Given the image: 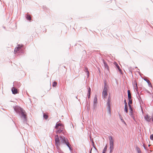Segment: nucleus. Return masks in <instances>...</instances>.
<instances>
[{"label":"nucleus","instance_id":"f257e3e1","mask_svg":"<svg viewBox=\"0 0 153 153\" xmlns=\"http://www.w3.org/2000/svg\"><path fill=\"white\" fill-rule=\"evenodd\" d=\"M55 128L56 129V133L57 134H59L61 132L63 133H64L65 128L63 124L57 123L56 124Z\"/></svg>","mask_w":153,"mask_h":153},{"label":"nucleus","instance_id":"f03ea898","mask_svg":"<svg viewBox=\"0 0 153 153\" xmlns=\"http://www.w3.org/2000/svg\"><path fill=\"white\" fill-rule=\"evenodd\" d=\"M60 142H61V144L62 143H65L66 144L67 146L70 149L71 145L66 140L65 138L64 137L62 136L60 137Z\"/></svg>","mask_w":153,"mask_h":153},{"label":"nucleus","instance_id":"7ed1b4c3","mask_svg":"<svg viewBox=\"0 0 153 153\" xmlns=\"http://www.w3.org/2000/svg\"><path fill=\"white\" fill-rule=\"evenodd\" d=\"M55 145L58 147H59L61 144L60 137L59 138L57 135L55 136Z\"/></svg>","mask_w":153,"mask_h":153},{"label":"nucleus","instance_id":"20e7f679","mask_svg":"<svg viewBox=\"0 0 153 153\" xmlns=\"http://www.w3.org/2000/svg\"><path fill=\"white\" fill-rule=\"evenodd\" d=\"M107 91H108V88L106 85H105L104 86L103 91L102 92V95L105 98H106L107 97L108 95L107 94Z\"/></svg>","mask_w":153,"mask_h":153},{"label":"nucleus","instance_id":"39448f33","mask_svg":"<svg viewBox=\"0 0 153 153\" xmlns=\"http://www.w3.org/2000/svg\"><path fill=\"white\" fill-rule=\"evenodd\" d=\"M144 118L148 122H150L151 120V117L148 114H145L144 116Z\"/></svg>","mask_w":153,"mask_h":153},{"label":"nucleus","instance_id":"423d86ee","mask_svg":"<svg viewBox=\"0 0 153 153\" xmlns=\"http://www.w3.org/2000/svg\"><path fill=\"white\" fill-rule=\"evenodd\" d=\"M15 111L18 113H21L23 110V109L18 106H16L14 107Z\"/></svg>","mask_w":153,"mask_h":153},{"label":"nucleus","instance_id":"0eeeda50","mask_svg":"<svg viewBox=\"0 0 153 153\" xmlns=\"http://www.w3.org/2000/svg\"><path fill=\"white\" fill-rule=\"evenodd\" d=\"M20 113L22 115L21 117L23 118L24 120H26V115L25 111L23 110Z\"/></svg>","mask_w":153,"mask_h":153},{"label":"nucleus","instance_id":"6e6552de","mask_svg":"<svg viewBox=\"0 0 153 153\" xmlns=\"http://www.w3.org/2000/svg\"><path fill=\"white\" fill-rule=\"evenodd\" d=\"M22 47V45H19L18 47L16 48L14 51L15 53H18V51L21 50V48Z\"/></svg>","mask_w":153,"mask_h":153},{"label":"nucleus","instance_id":"1a4fd4ad","mask_svg":"<svg viewBox=\"0 0 153 153\" xmlns=\"http://www.w3.org/2000/svg\"><path fill=\"white\" fill-rule=\"evenodd\" d=\"M12 91L14 94L18 93V91L17 88L15 87H13L12 88Z\"/></svg>","mask_w":153,"mask_h":153},{"label":"nucleus","instance_id":"9d476101","mask_svg":"<svg viewBox=\"0 0 153 153\" xmlns=\"http://www.w3.org/2000/svg\"><path fill=\"white\" fill-rule=\"evenodd\" d=\"M107 105L108 110L109 112H110V101L109 100V99H108V101L107 102Z\"/></svg>","mask_w":153,"mask_h":153},{"label":"nucleus","instance_id":"9b49d317","mask_svg":"<svg viewBox=\"0 0 153 153\" xmlns=\"http://www.w3.org/2000/svg\"><path fill=\"white\" fill-rule=\"evenodd\" d=\"M109 140H110V144H114V139L112 136H110L109 137Z\"/></svg>","mask_w":153,"mask_h":153},{"label":"nucleus","instance_id":"f8f14e48","mask_svg":"<svg viewBox=\"0 0 153 153\" xmlns=\"http://www.w3.org/2000/svg\"><path fill=\"white\" fill-rule=\"evenodd\" d=\"M103 61L105 67L108 70H109V68L107 64L105 62L104 59L103 60Z\"/></svg>","mask_w":153,"mask_h":153},{"label":"nucleus","instance_id":"ddd939ff","mask_svg":"<svg viewBox=\"0 0 153 153\" xmlns=\"http://www.w3.org/2000/svg\"><path fill=\"white\" fill-rule=\"evenodd\" d=\"M128 100H130V99H131V94L130 93V90H128Z\"/></svg>","mask_w":153,"mask_h":153},{"label":"nucleus","instance_id":"4468645a","mask_svg":"<svg viewBox=\"0 0 153 153\" xmlns=\"http://www.w3.org/2000/svg\"><path fill=\"white\" fill-rule=\"evenodd\" d=\"M125 110L126 112L127 113L128 112V106L127 103H126L125 105Z\"/></svg>","mask_w":153,"mask_h":153},{"label":"nucleus","instance_id":"2eb2a0df","mask_svg":"<svg viewBox=\"0 0 153 153\" xmlns=\"http://www.w3.org/2000/svg\"><path fill=\"white\" fill-rule=\"evenodd\" d=\"M134 85H135V86H134L135 89L136 90H137L138 87H137V82H136V81H135L134 82Z\"/></svg>","mask_w":153,"mask_h":153},{"label":"nucleus","instance_id":"dca6fc26","mask_svg":"<svg viewBox=\"0 0 153 153\" xmlns=\"http://www.w3.org/2000/svg\"><path fill=\"white\" fill-rule=\"evenodd\" d=\"M26 18L27 20L30 21L31 19V17L30 15L28 14L27 15Z\"/></svg>","mask_w":153,"mask_h":153},{"label":"nucleus","instance_id":"f3484780","mask_svg":"<svg viewBox=\"0 0 153 153\" xmlns=\"http://www.w3.org/2000/svg\"><path fill=\"white\" fill-rule=\"evenodd\" d=\"M110 152L111 151L113 150L114 148V144H110Z\"/></svg>","mask_w":153,"mask_h":153},{"label":"nucleus","instance_id":"a211bd4d","mask_svg":"<svg viewBox=\"0 0 153 153\" xmlns=\"http://www.w3.org/2000/svg\"><path fill=\"white\" fill-rule=\"evenodd\" d=\"M114 64L117 67V68L118 69L119 71H120L121 70L120 67L118 65L117 63H116V62H115L114 63Z\"/></svg>","mask_w":153,"mask_h":153},{"label":"nucleus","instance_id":"6ab92c4d","mask_svg":"<svg viewBox=\"0 0 153 153\" xmlns=\"http://www.w3.org/2000/svg\"><path fill=\"white\" fill-rule=\"evenodd\" d=\"M91 89L90 87H89L88 89V98H89L90 97L91 94Z\"/></svg>","mask_w":153,"mask_h":153},{"label":"nucleus","instance_id":"aec40b11","mask_svg":"<svg viewBox=\"0 0 153 153\" xmlns=\"http://www.w3.org/2000/svg\"><path fill=\"white\" fill-rule=\"evenodd\" d=\"M43 117L45 119L47 120L48 118V116L47 114L44 113L43 114Z\"/></svg>","mask_w":153,"mask_h":153},{"label":"nucleus","instance_id":"412c9836","mask_svg":"<svg viewBox=\"0 0 153 153\" xmlns=\"http://www.w3.org/2000/svg\"><path fill=\"white\" fill-rule=\"evenodd\" d=\"M85 70L86 72L87 73V74L88 75V77L89 76V73L88 70V69L87 68H85Z\"/></svg>","mask_w":153,"mask_h":153},{"label":"nucleus","instance_id":"4be33fe9","mask_svg":"<svg viewBox=\"0 0 153 153\" xmlns=\"http://www.w3.org/2000/svg\"><path fill=\"white\" fill-rule=\"evenodd\" d=\"M107 149V146H106L103 149V150L102 153H105Z\"/></svg>","mask_w":153,"mask_h":153},{"label":"nucleus","instance_id":"5701e85b","mask_svg":"<svg viewBox=\"0 0 153 153\" xmlns=\"http://www.w3.org/2000/svg\"><path fill=\"white\" fill-rule=\"evenodd\" d=\"M136 150H137V151L138 153H141V151H140V149L138 147H137L136 148Z\"/></svg>","mask_w":153,"mask_h":153},{"label":"nucleus","instance_id":"b1692460","mask_svg":"<svg viewBox=\"0 0 153 153\" xmlns=\"http://www.w3.org/2000/svg\"><path fill=\"white\" fill-rule=\"evenodd\" d=\"M129 115L131 116L132 117L134 118V114H133V111H132V112L131 111H130V113H129Z\"/></svg>","mask_w":153,"mask_h":153},{"label":"nucleus","instance_id":"393cba45","mask_svg":"<svg viewBox=\"0 0 153 153\" xmlns=\"http://www.w3.org/2000/svg\"><path fill=\"white\" fill-rule=\"evenodd\" d=\"M97 102V98L96 97H95L94 99V103H96Z\"/></svg>","mask_w":153,"mask_h":153},{"label":"nucleus","instance_id":"a878e982","mask_svg":"<svg viewBox=\"0 0 153 153\" xmlns=\"http://www.w3.org/2000/svg\"><path fill=\"white\" fill-rule=\"evenodd\" d=\"M57 85V82H54L53 83V87H56Z\"/></svg>","mask_w":153,"mask_h":153},{"label":"nucleus","instance_id":"bb28decb","mask_svg":"<svg viewBox=\"0 0 153 153\" xmlns=\"http://www.w3.org/2000/svg\"><path fill=\"white\" fill-rule=\"evenodd\" d=\"M129 100V102H128V105H129L132 103V100L131 99H130V100Z\"/></svg>","mask_w":153,"mask_h":153},{"label":"nucleus","instance_id":"cd10ccee","mask_svg":"<svg viewBox=\"0 0 153 153\" xmlns=\"http://www.w3.org/2000/svg\"><path fill=\"white\" fill-rule=\"evenodd\" d=\"M150 138L151 140H153V134L150 135Z\"/></svg>","mask_w":153,"mask_h":153},{"label":"nucleus","instance_id":"c85d7f7f","mask_svg":"<svg viewBox=\"0 0 153 153\" xmlns=\"http://www.w3.org/2000/svg\"><path fill=\"white\" fill-rule=\"evenodd\" d=\"M151 120H152V121L153 122V114H152L151 116Z\"/></svg>","mask_w":153,"mask_h":153},{"label":"nucleus","instance_id":"c756f323","mask_svg":"<svg viewBox=\"0 0 153 153\" xmlns=\"http://www.w3.org/2000/svg\"><path fill=\"white\" fill-rule=\"evenodd\" d=\"M148 84L150 85H151V83L149 81H148Z\"/></svg>","mask_w":153,"mask_h":153},{"label":"nucleus","instance_id":"7c9ffc66","mask_svg":"<svg viewBox=\"0 0 153 153\" xmlns=\"http://www.w3.org/2000/svg\"><path fill=\"white\" fill-rule=\"evenodd\" d=\"M128 106L129 107V109H131V105L130 104H129V105H128Z\"/></svg>","mask_w":153,"mask_h":153},{"label":"nucleus","instance_id":"2f4dec72","mask_svg":"<svg viewBox=\"0 0 153 153\" xmlns=\"http://www.w3.org/2000/svg\"><path fill=\"white\" fill-rule=\"evenodd\" d=\"M130 109V111H131V112L132 111V108H131V109Z\"/></svg>","mask_w":153,"mask_h":153},{"label":"nucleus","instance_id":"473e14b6","mask_svg":"<svg viewBox=\"0 0 153 153\" xmlns=\"http://www.w3.org/2000/svg\"><path fill=\"white\" fill-rule=\"evenodd\" d=\"M124 103H125V104H126V100H125L124 101Z\"/></svg>","mask_w":153,"mask_h":153},{"label":"nucleus","instance_id":"72a5a7b5","mask_svg":"<svg viewBox=\"0 0 153 153\" xmlns=\"http://www.w3.org/2000/svg\"><path fill=\"white\" fill-rule=\"evenodd\" d=\"M91 152H90V153H91Z\"/></svg>","mask_w":153,"mask_h":153},{"label":"nucleus","instance_id":"f704fd0d","mask_svg":"<svg viewBox=\"0 0 153 153\" xmlns=\"http://www.w3.org/2000/svg\"><path fill=\"white\" fill-rule=\"evenodd\" d=\"M46 30H45V32H46Z\"/></svg>","mask_w":153,"mask_h":153}]
</instances>
